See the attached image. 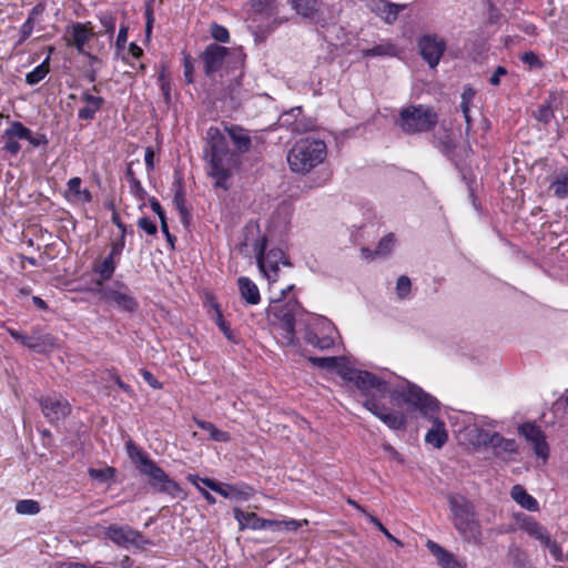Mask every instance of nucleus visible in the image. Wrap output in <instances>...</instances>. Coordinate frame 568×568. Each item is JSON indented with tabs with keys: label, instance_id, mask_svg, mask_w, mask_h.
<instances>
[{
	"label": "nucleus",
	"instance_id": "f257e3e1",
	"mask_svg": "<svg viewBox=\"0 0 568 568\" xmlns=\"http://www.w3.org/2000/svg\"><path fill=\"white\" fill-rule=\"evenodd\" d=\"M338 373L344 381L353 384V386L366 397L363 403L364 407L381 419L387 427L393 430H399L406 427V416L403 413L390 410L382 404V399H384L386 395H389L393 399L399 398L397 395L393 396V393L395 390H404L407 386L390 389L385 381L367 371L344 368Z\"/></svg>",
	"mask_w": 568,
	"mask_h": 568
},
{
	"label": "nucleus",
	"instance_id": "f03ea898",
	"mask_svg": "<svg viewBox=\"0 0 568 568\" xmlns=\"http://www.w3.org/2000/svg\"><path fill=\"white\" fill-rule=\"evenodd\" d=\"M395 395L402 397L404 403L418 410L423 417L433 423V427L425 436V442L435 448L443 447L448 439V435L445 429V423L437 416L439 410L438 400L412 383H408L407 388L404 390H395L393 396Z\"/></svg>",
	"mask_w": 568,
	"mask_h": 568
},
{
	"label": "nucleus",
	"instance_id": "7ed1b4c3",
	"mask_svg": "<svg viewBox=\"0 0 568 568\" xmlns=\"http://www.w3.org/2000/svg\"><path fill=\"white\" fill-rule=\"evenodd\" d=\"M206 135L205 158L209 161V174L215 179L216 187L227 189L226 180L231 176L234 154L217 128H210Z\"/></svg>",
	"mask_w": 568,
	"mask_h": 568
},
{
	"label": "nucleus",
	"instance_id": "20e7f679",
	"mask_svg": "<svg viewBox=\"0 0 568 568\" xmlns=\"http://www.w3.org/2000/svg\"><path fill=\"white\" fill-rule=\"evenodd\" d=\"M453 524L462 538L467 542L480 544L483 539L481 525L476 518L475 507L462 495L448 497Z\"/></svg>",
	"mask_w": 568,
	"mask_h": 568
},
{
	"label": "nucleus",
	"instance_id": "39448f33",
	"mask_svg": "<svg viewBox=\"0 0 568 568\" xmlns=\"http://www.w3.org/2000/svg\"><path fill=\"white\" fill-rule=\"evenodd\" d=\"M326 144L322 140L301 139L287 153V163L295 173L306 174L326 158Z\"/></svg>",
	"mask_w": 568,
	"mask_h": 568
},
{
	"label": "nucleus",
	"instance_id": "423d86ee",
	"mask_svg": "<svg viewBox=\"0 0 568 568\" xmlns=\"http://www.w3.org/2000/svg\"><path fill=\"white\" fill-rule=\"evenodd\" d=\"M302 312L296 298L288 301L274 300L267 307V318L271 325L283 331L282 344L290 346L295 341V318Z\"/></svg>",
	"mask_w": 568,
	"mask_h": 568
},
{
	"label": "nucleus",
	"instance_id": "0eeeda50",
	"mask_svg": "<svg viewBox=\"0 0 568 568\" xmlns=\"http://www.w3.org/2000/svg\"><path fill=\"white\" fill-rule=\"evenodd\" d=\"M438 122V114L429 106L418 104L403 108L396 121L403 132L415 134L430 131Z\"/></svg>",
	"mask_w": 568,
	"mask_h": 568
},
{
	"label": "nucleus",
	"instance_id": "6e6552de",
	"mask_svg": "<svg viewBox=\"0 0 568 568\" xmlns=\"http://www.w3.org/2000/svg\"><path fill=\"white\" fill-rule=\"evenodd\" d=\"M206 77L212 78L222 68H232L233 71L242 68L244 59L240 52L231 51L230 49L219 45L216 43L209 44L200 55Z\"/></svg>",
	"mask_w": 568,
	"mask_h": 568
},
{
	"label": "nucleus",
	"instance_id": "1a4fd4ad",
	"mask_svg": "<svg viewBox=\"0 0 568 568\" xmlns=\"http://www.w3.org/2000/svg\"><path fill=\"white\" fill-rule=\"evenodd\" d=\"M140 473L148 477V483L156 491L168 494L173 498L181 497L183 490L181 486L171 479L168 474L149 456H140Z\"/></svg>",
	"mask_w": 568,
	"mask_h": 568
},
{
	"label": "nucleus",
	"instance_id": "9d476101",
	"mask_svg": "<svg viewBox=\"0 0 568 568\" xmlns=\"http://www.w3.org/2000/svg\"><path fill=\"white\" fill-rule=\"evenodd\" d=\"M6 329L14 341L37 353L43 354L57 347V338L49 333L42 332L40 328H33L30 335H26L11 327Z\"/></svg>",
	"mask_w": 568,
	"mask_h": 568
},
{
	"label": "nucleus",
	"instance_id": "9b49d317",
	"mask_svg": "<svg viewBox=\"0 0 568 568\" xmlns=\"http://www.w3.org/2000/svg\"><path fill=\"white\" fill-rule=\"evenodd\" d=\"M105 537L119 547L129 548H143L150 541L143 535L131 528L130 526H120L112 524L105 529Z\"/></svg>",
	"mask_w": 568,
	"mask_h": 568
},
{
	"label": "nucleus",
	"instance_id": "f8f14e48",
	"mask_svg": "<svg viewBox=\"0 0 568 568\" xmlns=\"http://www.w3.org/2000/svg\"><path fill=\"white\" fill-rule=\"evenodd\" d=\"M419 54L430 69H435L447 49L444 38L436 33L422 36L417 41Z\"/></svg>",
	"mask_w": 568,
	"mask_h": 568
},
{
	"label": "nucleus",
	"instance_id": "ddd939ff",
	"mask_svg": "<svg viewBox=\"0 0 568 568\" xmlns=\"http://www.w3.org/2000/svg\"><path fill=\"white\" fill-rule=\"evenodd\" d=\"M39 405L43 416L52 424L63 420L70 414V405L61 396L40 397Z\"/></svg>",
	"mask_w": 568,
	"mask_h": 568
},
{
	"label": "nucleus",
	"instance_id": "4468645a",
	"mask_svg": "<svg viewBox=\"0 0 568 568\" xmlns=\"http://www.w3.org/2000/svg\"><path fill=\"white\" fill-rule=\"evenodd\" d=\"M518 432L532 445L535 454L544 460H547L549 446L541 428L532 423H525L519 426Z\"/></svg>",
	"mask_w": 568,
	"mask_h": 568
},
{
	"label": "nucleus",
	"instance_id": "2eb2a0df",
	"mask_svg": "<svg viewBox=\"0 0 568 568\" xmlns=\"http://www.w3.org/2000/svg\"><path fill=\"white\" fill-rule=\"evenodd\" d=\"M266 237H262L258 243L257 251V264L260 270L266 275L270 281H275L274 277L270 274V272H274L276 274L278 270V258L282 257L283 253L280 250H271L266 256L264 255V251L266 248Z\"/></svg>",
	"mask_w": 568,
	"mask_h": 568
},
{
	"label": "nucleus",
	"instance_id": "dca6fc26",
	"mask_svg": "<svg viewBox=\"0 0 568 568\" xmlns=\"http://www.w3.org/2000/svg\"><path fill=\"white\" fill-rule=\"evenodd\" d=\"M30 136V129L19 121H13L11 125L3 132L4 145L3 150L16 155L19 153L21 145L18 139L23 140Z\"/></svg>",
	"mask_w": 568,
	"mask_h": 568
},
{
	"label": "nucleus",
	"instance_id": "f3484780",
	"mask_svg": "<svg viewBox=\"0 0 568 568\" xmlns=\"http://www.w3.org/2000/svg\"><path fill=\"white\" fill-rule=\"evenodd\" d=\"M125 245L123 236H120L116 241L111 244V252L109 255L99 264L94 266V272L98 273L102 281H108L112 277L115 271V258H118Z\"/></svg>",
	"mask_w": 568,
	"mask_h": 568
},
{
	"label": "nucleus",
	"instance_id": "a211bd4d",
	"mask_svg": "<svg viewBox=\"0 0 568 568\" xmlns=\"http://www.w3.org/2000/svg\"><path fill=\"white\" fill-rule=\"evenodd\" d=\"M80 99L84 105L79 109L78 119L84 121L93 120L105 102L102 97L91 94L90 90H84Z\"/></svg>",
	"mask_w": 568,
	"mask_h": 568
},
{
	"label": "nucleus",
	"instance_id": "6ab92c4d",
	"mask_svg": "<svg viewBox=\"0 0 568 568\" xmlns=\"http://www.w3.org/2000/svg\"><path fill=\"white\" fill-rule=\"evenodd\" d=\"M89 24L90 23L75 22L71 26V34L68 40V45L75 47L79 53H85L84 45L94 36V32Z\"/></svg>",
	"mask_w": 568,
	"mask_h": 568
},
{
	"label": "nucleus",
	"instance_id": "aec40b11",
	"mask_svg": "<svg viewBox=\"0 0 568 568\" xmlns=\"http://www.w3.org/2000/svg\"><path fill=\"white\" fill-rule=\"evenodd\" d=\"M216 494L231 500L246 501L253 495V488L243 483L235 485L221 483Z\"/></svg>",
	"mask_w": 568,
	"mask_h": 568
},
{
	"label": "nucleus",
	"instance_id": "412c9836",
	"mask_svg": "<svg viewBox=\"0 0 568 568\" xmlns=\"http://www.w3.org/2000/svg\"><path fill=\"white\" fill-rule=\"evenodd\" d=\"M102 297L109 302H113L116 307L126 312H134L139 306L133 296L112 288L103 290Z\"/></svg>",
	"mask_w": 568,
	"mask_h": 568
},
{
	"label": "nucleus",
	"instance_id": "4be33fe9",
	"mask_svg": "<svg viewBox=\"0 0 568 568\" xmlns=\"http://www.w3.org/2000/svg\"><path fill=\"white\" fill-rule=\"evenodd\" d=\"M426 547L435 556L442 568H464L453 552L446 550L435 541L428 540Z\"/></svg>",
	"mask_w": 568,
	"mask_h": 568
},
{
	"label": "nucleus",
	"instance_id": "5701e85b",
	"mask_svg": "<svg viewBox=\"0 0 568 568\" xmlns=\"http://www.w3.org/2000/svg\"><path fill=\"white\" fill-rule=\"evenodd\" d=\"M236 71L237 72L234 74V79L230 82L223 95V99L229 100L230 108L232 109L239 108L244 97L241 83V78L243 75L242 68L237 69Z\"/></svg>",
	"mask_w": 568,
	"mask_h": 568
},
{
	"label": "nucleus",
	"instance_id": "b1692460",
	"mask_svg": "<svg viewBox=\"0 0 568 568\" xmlns=\"http://www.w3.org/2000/svg\"><path fill=\"white\" fill-rule=\"evenodd\" d=\"M226 132L239 153L243 154L250 151L252 139L247 130L239 125H231L226 128Z\"/></svg>",
	"mask_w": 568,
	"mask_h": 568
},
{
	"label": "nucleus",
	"instance_id": "393cba45",
	"mask_svg": "<svg viewBox=\"0 0 568 568\" xmlns=\"http://www.w3.org/2000/svg\"><path fill=\"white\" fill-rule=\"evenodd\" d=\"M297 14L314 20L320 13V0H287Z\"/></svg>",
	"mask_w": 568,
	"mask_h": 568
},
{
	"label": "nucleus",
	"instance_id": "a878e982",
	"mask_svg": "<svg viewBox=\"0 0 568 568\" xmlns=\"http://www.w3.org/2000/svg\"><path fill=\"white\" fill-rule=\"evenodd\" d=\"M233 513L239 523L240 530H244L246 528L253 530L263 529L264 518L258 517L255 513H244L237 507L233 509Z\"/></svg>",
	"mask_w": 568,
	"mask_h": 568
},
{
	"label": "nucleus",
	"instance_id": "bb28decb",
	"mask_svg": "<svg viewBox=\"0 0 568 568\" xmlns=\"http://www.w3.org/2000/svg\"><path fill=\"white\" fill-rule=\"evenodd\" d=\"M510 496L523 508L529 511L538 510V501L523 486L515 485L511 488Z\"/></svg>",
	"mask_w": 568,
	"mask_h": 568
},
{
	"label": "nucleus",
	"instance_id": "cd10ccee",
	"mask_svg": "<svg viewBox=\"0 0 568 568\" xmlns=\"http://www.w3.org/2000/svg\"><path fill=\"white\" fill-rule=\"evenodd\" d=\"M239 290L241 293V296L248 303V304H257L261 300L260 291L254 282H252L248 277H240L237 280Z\"/></svg>",
	"mask_w": 568,
	"mask_h": 568
},
{
	"label": "nucleus",
	"instance_id": "c85d7f7f",
	"mask_svg": "<svg viewBox=\"0 0 568 568\" xmlns=\"http://www.w3.org/2000/svg\"><path fill=\"white\" fill-rule=\"evenodd\" d=\"M507 559L513 568H534L528 554L519 546L511 545L507 552Z\"/></svg>",
	"mask_w": 568,
	"mask_h": 568
},
{
	"label": "nucleus",
	"instance_id": "c756f323",
	"mask_svg": "<svg viewBox=\"0 0 568 568\" xmlns=\"http://www.w3.org/2000/svg\"><path fill=\"white\" fill-rule=\"evenodd\" d=\"M493 438L491 448H494L496 456H499L501 453H517V443L515 439L505 438L499 433H495Z\"/></svg>",
	"mask_w": 568,
	"mask_h": 568
},
{
	"label": "nucleus",
	"instance_id": "7c9ffc66",
	"mask_svg": "<svg viewBox=\"0 0 568 568\" xmlns=\"http://www.w3.org/2000/svg\"><path fill=\"white\" fill-rule=\"evenodd\" d=\"M150 206L152 211L159 216L160 223H161V231L166 237V241L173 246L174 242L176 241V237L172 235L169 231L168 222H166V215L164 210L162 209L160 202L156 199H152L150 201Z\"/></svg>",
	"mask_w": 568,
	"mask_h": 568
},
{
	"label": "nucleus",
	"instance_id": "2f4dec72",
	"mask_svg": "<svg viewBox=\"0 0 568 568\" xmlns=\"http://www.w3.org/2000/svg\"><path fill=\"white\" fill-rule=\"evenodd\" d=\"M296 113L301 114L302 113V109L301 108H294L290 112H285L284 114H282L280 116V119H278L280 124L282 126H292V131L296 132V133L306 132L307 130H310V128L308 126H302L300 122H296V120L294 119L296 116Z\"/></svg>",
	"mask_w": 568,
	"mask_h": 568
},
{
	"label": "nucleus",
	"instance_id": "473e14b6",
	"mask_svg": "<svg viewBox=\"0 0 568 568\" xmlns=\"http://www.w3.org/2000/svg\"><path fill=\"white\" fill-rule=\"evenodd\" d=\"M195 424L201 429L206 430L209 433V435H210V438L215 440V442L226 443L231 438L229 433L216 428L215 425L212 424L211 422H205V420L196 419L195 418Z\"/></svg>",
	"mask_w": 568,
	"mask_h": 568
},
{
	"label": "nucleus",
	"instance_id": "72a5a7b5",
	"mask_svg": "<svg viewBox=\"0 0 568 568\" xmlns=\"http://www.w3.org/2000/svg\"><path fill=\"white\" fill-rule=\"evenodd\" d=\"M520 528L530 537L535 538L536 540L540 539L542 535L547 531V528L544 527L541 524L536 521L531 517H527L523 520L520 524Z\"/></svg>",
	"mask_w": 568,
	"mask_h": 568
},
{
	"label": "nucleus",
	"instance_id": "f704fd0d",
	"mask_svg": "<svg viewBox=\"0 0 568 568\" xmlns=\"http://www.w3.org/2000/svg\"><path fill=\"white\" fill-rule=\"evenodd\" d=\"M49 61L48 57L41 64L36 67L31 72L26 75V82L30 85L38 84L49 73Z\"/></svg>",
	"mask_w": 568,
	"mask_h": 568
},
{
	"label": "nucleus",
	"instance_id": "c9c22d12",
	"mask_svg": "<svg viewBox=\"0 0 568 568\" xmlns=\"http://www.w3.org/2000/svg\"><path fill=\"white\" fill-rule=\"evenodd\" d=\"M396 47L390 43L377 44L373 48L363 50L364 57H382V55H395Z\"/></svg>",
	"mask_w": 568,
	"mask_h": 568
},
{
	"label": "nucleus",
	"instance_id": "e433bc0d",
	"mask_svg": "<svg viewBox=\"0 0 568 568\" xmlns=\"http://www.w3.org/2000/svg\"><path fill=\"white\" fill-rule=\"evenodd\" d=\"M550 190L554 191V195L557 199H566L568 196V173L561 178H556L550 183Z\"/></svg>",
	"mask_w": 568,
	"mask_h": 568
},
{
	"label": "nucleus",
	"instance_id": "4c0bfd02",
	"mask_svg": "<svg viewBox=\"0 0 568 568\" xmlns=\"http://www.w3.org/2000/svg\"><path fill=\"white\" fill-rule=\"evenodd\" d=\"M16 511L21 515H36L40 511V505L32 499H23L17 503Z\"/></svg>",
	"mask_w": 568,
	"mask_h": 568
},
{
	"label": "nucleus",
	"instance_id": "58836bf2",
	"mask_svg": "<svg viewBox=\"0 0 568 568\" xmlns=\"http://www.w3.org/2000/svg\"><path fill=\"white\" fill-rule=\"evenodd\" d=\"M395 243V236L393 233H389L381 239L377 244V247L374 251V254L377 256H386L390 253Z\"/></svg>",
	"mask_w": 568,
	"mask_h": 568
},
{
	"label": "nucleus",
	"instance_id": "ea45409f",
	"mask_svg": "<svg viewBox=\"0 0 568 568\" xmlns=\"http://www.w3.org/2000/svg\"><path fill=\"white\" fill-rule=\"evenodd\" d=\"M89 476L99 481H108L114 478L115 476V468L113 467H105L102 469L97 468H89L88 470Z\"/></svg>",
	"mask_w": 568,
	"mask_h": 568
},
{
	"label": "nucleus",
	"instance_id": "a19ab883",
	"mask_svg": "<svg viewBox=\"0 0 568 568\" xmlns=\"http://www.w3.org/2000/svg\"><path fill=\"white\" fill-rule=\"evenodd\" d=\"M125 175L128 178V181L130 183L131 192L136 195L139 199H143V195L145 193L141 182L136 179L133 170L131 166H128Z\"/></svg>",
	"mask_w": 568,
	"mask_h": 568
},
{
	"label": "nucleus",
	"instance_id": "79ce46f5",
	"mask_svg": "<svg viewBox=\"0 0 568 568\" xmlns=\"http://www.w3.org/2000/svg\"><path fill=\"white\" fill-rule=\"evenodd\" d=\"M187 480L191 481L196 488L197 486H200L199 483H202L203 485H205L215 493L217 491L221 485V481L207 477L201 478L199 475L195 474H189Z\"/></svg>",
	"mask_w": 568,
	"mask_h": 568
},
{
	"label": "nucleus",
	"instance_id": "37998d69",
	"mask_svg": "<svg viewBox=\"0 0 568 568\" xmlns=\"http://www.w3.org/2000/svg\"><path fill=\"white\" fill-rule=\"evenodd\" d=\"M99 20L104 28V32L112 38L115 31V17L110 12H102L99 14Z\"/></svg>",
	"mask_w": 568,
	"mask_h": 568
},
{
	"label": "nucleus",
	"instance_id": "c03bdc74",
	"mask_svg": "<svg viewBox=\"0 0 568 568\" xmlns=\"http://www.w3.org/2000/svg\"><path fill=\"white\" fill-rule=\"evenodd\" d=\"M554 118V110L551 108L550 101H547L545 104L540 105L536 112V119L544 124H548Z\"/></svg>",
	"mask_w": 568,
	"mask_h": 568
},
{
	"label": "nucleus",
	"instance_id": "a18cd8bd",
	"mask_svg": "<svg viewBox=\"0 0 568 568\" xmlns=\"http://www.w3.org/2000/svg\"><path fill=\"white\" fill-rule=\"evenodd\" d=\"M215 323L219 326V328L223 332L224 336L232 343H237L235 339V336L233 332L230 328V325L225 322L223 318V315L219 308H216V318Z\"/></svg>",
	"mask_w": 568,
	"mask_h": 568
},
{
	"label": "nucleus",
	"instance_id": "49530a36",
	"mask_svg": "<svg viewBox=\"0 0 568 568\" xmlns=\"http://www.w3.org/2000/svg\"><path fill=\"white\" fill-rule=\"evenodd\" d=\"M412 283L408 276L400 275L396 283V293L399 298L404 300L410 292Z\"/></svg>",
	"mask_w": 568,
	"mask_h": 568
},
{
	"label": "nucleus",
	"instance_id": "de8ad7c7",
	"mask_svg": "<svg viewBox=\"0 0 568 568\" xmlns=\"http://www.w3.org/2000/svg\"><path fill=\"white\" fill-rule=\"evenodd\" d=\"M211 36L214 40L226 43L230 40V33L227 29L221 24L212 23L211 26Z\"/></svg>",
	"mask_w": 568,
	"mask_h": 568
},
{
	"label": "nucleus",
	"instance_id": "09e8293b",
	"mask_svg": "<svg viewBox=\"0 0 568 568\" xmlns=\"http://www.w3.org/2000/svg\"><path fill=\"white\" fill-rule=\"evenodd\" d=\"M174 184L176 185V190L174 193L173 203H174L175 207L178 209V211H182L186 207H185L184 190H183L181 179H176Z\"/></svg>",
	"mask_w": 568,
	"mask_h": 568
},
{
	"label": "nucleus",
	"instance_id": "8fccbe9b",
	"mask_svg": "<svg viewBox=\"0 0 568 568\" xmlns=\"http://www.w3.org/2000/svg\"><path fill=\"white\" fill-rule=\"evenodd\" d=\"M339 358L332 356V357H310V362L314 365L322 367V368H328L333 369L337 366Z\"/></svg>",
	"mask_w": 568,
	"mask_h": 568
},
{
	"label": "nucleus",
	"instance_id": "3c124183",
	"mask_svg": "<svg viewBox=\"0 0 568 568\" xmlns=\"http://www.w3.org/2000/svg\"><path fill=\"white\" fill-rule=\"evenodd\" d=\"M194 64L193 59L189 53L183 52V74L187 83L193 82Z\"/></svg>",
	"mask_w": 568,
	"mask_h": 568
},
{
	"label": "nucleus",
	"instance_id": "603ef678",
	"mask_svg": "<svg viewBox=\"0 0 568 568\" xmlns=\"http://www.w3.org/2000/svg\"><path fill=\"white\" fill-rule=\"evenodd\" d=\"M495 433L496 432L491 433V432L483 429V428L476 429V436H475L476 444L491 447L493 439H494L493 435H495Z\"/></svg>",
	"mask_w": 568,
	"mask_h": 568
},
{
	"label": "nucleus",
	"instance_id": "864d4df0",
	"mask_svg": "<svg viewBox=\"0 0 568 568\" xmlns=\"http://www.w3.org/2000/svg\"><path fill=\"white\" fill-rule=\"evenodd\" d=\"M456 148V143L452 135L449 133H446L443 139L439 140V150L446 154L449 155L454 152Z\"/></svg>",
	"mask_w": 568,
	"mask_h": 568
},
{
	"label": "nucleus",
	"instance_id": "5fc2aeb1",
	"mask_svg": "<svg viewBox=\"0 0 568 568\" xmlns=\"http://www.w3.org/2000/svg\"><path fill=\"white\" fill-rule=\"evenodd\" d=\"M138 226L144 232H146L149 235H155L158 233L156 224L146 216H143L138 220Z\"/></svg>",
	"mask_w": 568,
	"mask_h": 568
},
{
	"label": "nucleus",
	"instance_id": "6e6d98bb",
	"mask_svg": "<svg viewBox=\"0 0 568 568\" xmlns=\"http://www.w3.org/2000/svg\"><path fill=\"white\" fill-rule=\"evenodd\" d=\"M159 83L161 87L163 98H164L165 102L169 103L171 101V84H170V80L166 78L164 72H162L159 75Z\"/></svg>",
	"mask_w": 568,
	"mask_h": 568
},
{
	"label": "nucleus",
	"instance_id": "4d7b16f0",
	"mask_svg": "<svg viewBox=\"0 0 568 568\" xmlns=\"http://www.w3.org/2000/svg\"><path fill=\"white\" fill-rule=\"evenodd\" d=\"M126 449L131 459L138 465H140V456H148L132 440L126 443Z\"/></svg>",
	"mask_w": 568,
	"mask_h": 568
},
{
	"label": "nucleus",
	"instance_id": "13d9d810",
	"mask_svg": "<svg viewBox=\"0 0 568 568\" xmlns=\"http://www.w3.org/2000/svg\"><path fill=\"white\" fill-rule=\"evenodd\" d=\"M521 61L525 64H528L530 68H541L542 67V62L540 61L538 55L535 54L532 51L525 52L521 55Z\"/></svg>",
	"mask_w": 568,
	"mask_h": 568
},
{
	"label": "nucleus",
	"instance_id": "bf43d9fd",
	"mask_svg": "<svg viewBox=\"0 0 568 568\" xmlns=\"http://www.w3.org/2000/svg\"><path fill=\"white\" fill-rule=\"evenodd\" d=\"M34 28V21L27 19L20 29V40L18 44H22L32 33Z\"/></svg>",
	"mask_w": 568,
	"mask_h": 568
},
{
	"label": "nucleus",
	"instance_id": "052dcab7",
	"mask_svg": "<svg viewBox=\"0 0 568 568\" xmlns=\"http://www.w3.org/2000/svg\"><path fill=\"white\" fill-rule=\"evenodd\" d=\"M402 8H403L402 6L394 4V3H388L386 6V10H385V13H386L385 20H386V22L387 23H393L397 19V16H398L399 10Z\"/></svg>",
	"mask_w": 568,
	"mask_h": 568
},
{
	"label": "nucleus",
	"instance_id": "680f3d73",
	"mask_svg": "<svg viewBox=\"0 0 568 568\" xmlns=\"http://www.w3.org/2000/svg\"><path fill=\"white\" fill-rule=\"evenodd\" d=\"M23 140H28L29 143L34 148H38L41 145H48V143H49V140L45 134L38 133V134L33 135L31 131H30V136L24 138Z\"/></svg>",
	"mask_w": 568,
	"mask_h": 568
},
{
	"label": "nucleus",
	"instance_id": "e2e57ef3",
	"mask_svg": "<svg viewBox=\"0 0 568 568\" xmlns=\"http://www.w3.org/2000/svg\"><path fill=\"white\" fill-rule=\"evenodd\" d=\"M548 549L556 561L560 562L564 560L561 546L556 540L554 544L549 545Z\"/></svg>",
	"mask_w": 568,
	"mask_h": 568
},
{
	"label": "nucleus",
	"instance_id": "0e129e2a",
	"mask_svg": "<svg viewBox=\"0 0 568 568\" xmlns=\"http://www.w3.org/2000/svg\"><path fill=\"white\" fill-rule=\"evenodd\" d=\"M144 381L154 389H160L162 384L158 382V379L153 376V374L146 369H142L141 372Z\"/></svg>",
	"mask_w": 568,
	"mask_h": 568
},
{
	"label": "nucleus",
	"instance_id": "69168bd1",
	"mask_svg": "<svg viewBox=\"0 0 568 568\" xmlns=\"http://www.w3.org/2000/svg\"><path fill=\"white\" fill-rule=\"evenodd\" d=\"M274 0H252V7L257 12H265L267 11Z\"/></svg>",
	"mask_w": 568,
	"mask_h": 568
},
{
	"label": "nucleus",
	"instance_id": "338daca9",
	"mask_svg": "<svg viewBox=\"0 0 568 568\" xmlns=\"http://www.w3.org/2000/svg\"><path fill=\"white\" fill-rule=\"evenodd\" d=\"M126 40H128V27L122 24L120 27L118 38H116L118 49H123L125 47Z\"/></svg>",
	"mask_w": 568,
	"mask_h": 568
},
{
	"label": "nucleus",
	"instance_id": "774afa93",
	"mask_svg": "<svg viewBox=\"0 0 568 568\" xmlns=\"http://www.w3.org/2000/svg\"><path fill=\"white\" fill-rule=\"evenodd\" d=\"M507 73L506 68L499 65L496 68L495 72L489 79V83L491 85H498L500 83V77L505 75Z\"/></svg>",
	"mask_w": 568,
	"mask_h": 568
}]
</instances>
